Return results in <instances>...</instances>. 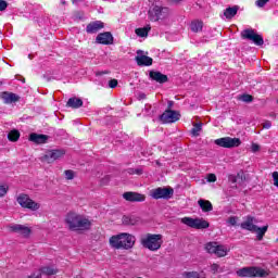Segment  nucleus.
Masks as SVG:
<instances>
[{
	"instance_id": "39",
	"label": "nucleus",
	"mask_w": 278,
	"mask_h": 278,
	"mask_svg": "<svg viewBox=\"0 0 278 278\" xmlns=\"http://www.w3.org/2000/svg\"><path fill=\"white\" fill-rule=\"evenodd\" d=\"M270 0H256L255 5L256 8H264L266 3H268Z\"/></svg>"
},
{
	"instance_id": "4",
	"label": "nucleus",
	"mask_w": 278,
	"mask_h": 278,
	"mask_svg": "<svg viewBox=\"0 0 278 278\" xmlns=\"http://www.w3.org/2000/svg\"><path fill=\"white\" fill-rule=\"evenodd\" d=\"M150 21L157 23V21H166L170 16V9L166 7L154 5L148 12Z\"/></svg>"
},
{
	"instance_id": "45",
	"label": "nucleus",
	"mask_w": 278,
	"mask_h": 278,
	"mask_svg": "<svg viewBox=\"0 0 278 278\" xmlns=\"http://www.w3.org/2000/svg\"><path fill=\"white\" fill-rule=\"evenodd\" d=\"M116 86H118V80H116V79H111V80L109 81V87H111V88H116Z\"/></svg>"
},
{
	"instance_id": "17",
	"label": "nucleus",
	"mask_w": 278,
	"mask_h": 278,
	"mask_svg": "<svg viewBox=\"0 0 278 278\" xmlns=\"http://www.w3.org/2000/svg\"><path fill=\"white\" fill-rule=\"evenodd\" d=\"M96 41L98 42V45H112V42H114V37L112 36L111 33H100L97 38Z\"/></svg>"
},
{
	"instance_id": "47",
	"label": "nucleus",
	"mask_w": 278,
	"mask_h": 278,
	"mask_svg": "<svg viewBox=\"0 0 278 278\" xmlns=\"http://www.w3.org/2000/svg\"><path fill=\"white\" fill-rule=\"evenodd\" d=\"M270 127H273V123H270V121H267L263 124L264 129H270Z\"/></svg>"
},
{
	"instance_id": "51",
	"label": "nucleus",
	"mask_w": 278,
	"mask_h": 278,
	"mask_svg": "<svg viewBox=\"0 0 278 278\" xmlns=\"http://www.w3.org/2000/svg\"><path fill=\"white\" fill-rule=\"evenodd\" d=\"M173 1V3H179V1H181V0H172Z\"/></svg>"
},
{
	"instance_id": "41",
	"label": "nucleus",
	"mask_w": 278,
	"mask_h": 278,
	"mask_svg": "<svg viewBox=\"0 0 278 278\" xmlns=\"http://www.w3.org/2000/svg\"><path fill=\"white\" fill-rule=\"evenodd\" d=\"M206 181H208V184H214L216 181V174H208Z\"/></svg>"
},
{
	"instance_id": "49",
	"label": "nucleus",
	"mask_w": 278,
	"mask_h": 278,
	"mask_svg": "<svg viewBox=\"0 0 278 278\" xmlns=\"http://www.w3.org/2000/svg\"><path fill=\"white\" fill-rule=\"evenodd\" d=\"M168 108H173V101L168 102Z\"/></svg>"
},
{
	"instance_id": "31",
	"label": "nucleus",
	"mask_w": 278,
	"mask_h": 278,
	"mask_svg": "<svg viewBox=\"0 0 278 278\" xmlns=\"http://www.w3.org/2000/svg\"><path fill=\"white\" fill-rule=\"evenodd\" d=\"M123 224L124 225H138V218L134 216H124L123 217Z\"/></svg>"
},
{
	"instance_id": "3",
	"label": "nucleus",
	"mask_w": 278,
	"mask_h": 278,
	"mask_svg": "<svg viewBox=\"0 0 278 278\" xmlns=\"http://www.w3.org/2000/svg\"><path fill=\"white\" fill-rule=\"evenodd\" d=\"M140 244L143 249H148V251H160L162 249V244H164V240L162 235L157 233H146L140 238Z\"/></svg>"
},
{
	"instance_id": "55",
	"label": "nucleus",
	"mask_w": 278,
	"mask_h": 278,
	"mask_svg": "<svg viewBox=\"0 0 278 278\" xmlns=\"http://www.w3.org/2000/svg\"><path fill=\"white\" fill-rule=\"evenodd\" d=\"M277 242H278V238H277Z\"/></svg>"
},
{
	"instance_id": "27",
	"label": "nucleus",
	"mask_w": 278,
	"mask_h": 278,
	"mask_svg": "<svg viewBox=\"0 0 278 278\" xmlns=\"http://www.w3.org/2000/svg\"><path fill=\"white\" fill-rule=\"evenodd\" d=\"M198 205L201 207L202 212H212V210H214L212 202L207 200H199Z\"/></svg>"
},
{
	"instance_id": "46",
	"label": "nucleus",
	"mask_w": 278,
	"mask_h": 278,
	"mask_svg": "<svg viewBox=\"0 0 278 278\" xmlns=\"http://www.w3.org/2000/svg\"><path fill=\"white\" fill-rule=\"evenodd\" d=\"M251 151L252 153H257V151H260V144L252 143Z\"/></svg>"
},
{
	"instance_id": "33",
	"label": "nucleus",
	"mask_w": 278,
	"mask_h": 278,
	"mask_svg": "<svg viewBox=\"0 0 278 278\" xmlns=\"http://www.w3.org/2000/svg\"><path fill=\"white\" fill-rule=\"evenodd\" d=\"M203 129V123L193 124V128L191 130L192 136H199V132Z\"/></svg>"
},
{
	"instance_id": "50",
	"label": "nucleus",
	"mask_w": 278,
	"mask_h": 278,
	"mask_svg": "<svg viewBox=\"0 0 278 278\" xmlns=\"http://www.w3.org/2000/svg\"><path fill=\"white\" fill-rule=\"evenodd\" d=\"M28 278H40V275H38V276H30Z\"/></svg>"
},
{
	"instance_id": "32",
	"label": "nucleus",
	"mask_w": 278,
	"mask_h": 278,
	"mask_svg": "<svg viewBox=\"0 0 278 278\" xmlns=\"http://www.w3.org/2000/svg\"><path fill=\"white\" fill-rule=\"evenodd\" d=\"M182 278H201V274L199 271H184L181 274Z\"/></svg>"
},
{
	"instance_id": "29",
	"label": "nucleus",
	"mask_w": 278,
	"mask_h": 278,
	"mask_svg": "<svg viewBox=\"0 0 278 278\" xmlns=\"http://www.w3.org/2000/svg\"><path fill=\"white\" fill-rule=\"evenodd\" d=\"M149 31H151L150 26L143 27V28H137L135 30V34H137L139 38H147V36H149Z\"/></svg>"
},
{
	"instance_id": "22",
	"label": "nucleus",
	"mask_w": 278,
	"mask_h": 278,
	"mask_svg": "<svg viewBox=\"0 0 278 278\" xmlns=\"http://www.w3.org/2000/svg\"><path fill=\"white\" fill-rule=\"evenodd\" d=\"M30 142H35V144H45L47 140H49V137L46 135H38L36 132L30 134L29 136Z\"/></svg>"
},
{
	"instance_id": "21",
	"label": "nucleus",
	"mask_w": 278,
	"mask_h": 278,
	"mask_svg": "<svg viewBox=\"0 0 278 278\" xmlns=\"http://www.w3.org/2000/svg\"><path fill=\"white\" fill-rule=\"evenodd\" d=\"M227 267L225 265H220L217 263H213L210 265V273L212 275H223V273H227Z\"/></svg>"
},
{
	"instance_id": "54",
	"label": "nucleus",
	"mask_w": 278,
	"mask_h": 278,
	"mask_svg": "<svg viewBox=\"0 0 278 278\" xmlns=\"http://www.w3.org/2000/svg\"><path fill=\"white\" fill-rule=\"evenodd\" d=\"M28 58L31 60V54H29Z\"/></svg>"
},
{
	"instance_id": "42",
	"label": "nucleus",
	"mask_w": 278,
	"mask_h": 278,
	"mask_svg": "<svg viewBox=\"0 0 278 278\" xmlns=\"http://www.w3.org/2000/svg\"><path fill=\"white\" fill-rule=\"evenodd\" d=\"M271 177L274 179V186H276V188H278V172H274L271 174Z\"/></svg>"
},
{
	"instance_id": "37",
	"label": "nucleus",
	"mask_w": 278,
	"mask_h": 278,
	"mask_svg": "<svg viewBox=\"0 0 278 278\" xmlns=\"http://www.w3.org/2000/svg\"><path fill=\"white\" fill-rule=\"evenodd\" d=\"M240 100L243 101V103H251V101H253V96L243 94L240 97Z\"/></svg>"
},
{
	"instance_id": "34",
	"label": "nucleus",
	"mask_w": 278,
	"mask_h": 278,
	"mask_svg": "<svg viewBox=\"0 0 278 278\" xmlns=\"http://www.w3.org/2000/svg\"><path fill=\"white\" fill-rule=\"evenodd\" d=\"M41 273H42V275L51 276V275H55V273H58V269H55L53 267H42Z\"/></svg>"
},
{
	"instance_id": "38",
	"label": "nucleus",
	"mask_w": 278,
	"mask_h": 278,
	"mask_svg": "<svg viewBox=\"0 0 278 278\" xmlns=\"http://www.w3.org/2000/svg\"><path fill=\"white\" fill-rule=\"evenodd\" d=\"M64 175H65V178L71 180V179H74L75 178V172L71 170V169H67L64 172Z\"/></svg>"
},
{
	"instance_id": "19",
	"label": "nucleus",
	"mask_w": 278,
	"mask_h": 278,
	"mask_svg": "<svg viewBox=\"0 0 278 278\" xmlns=\"http://www.w3.org/2000/svg\"><path fill=\"white\" fill-rule=\"evenodd\" d=\"M0 99H2L4 103L10 104L16 103L21 97H18L16 93L4 91L0 93Z\"/></svg>"
},
{
	"instance_id": "5",
	"label": "nucleus",
	"mask_w": 278,
	"mask_h": 278,
	"mask_svg": "<svg viewBox=\"0 0 278 278\" xmlns=\"http://www.w3.org/2000/svg\"><path fill=\"white\" fill-rule=\"evenodd\" d=\"M237 277H268V271L258 267H243L236 271Z\"/></svg>"
},
{
	"instance_id": "9",
	"label": "nucleus",
	"mask_w": 278,
	"mask_h": 278,
	"mask_svg": "<svg viewBox=\"0 0 278 278\" xmlns=\"http://www.w3.org/2000/svg\"><path fill=\"white\" fill-rule=\"evenodd\" d=\"M215 144L217 147H223V149H233L236 147H240L242 141L240 138H231V137H223L215 140Z\"/></svg>"
},
{
	"instance_id": "43",
	"label": "nucleus",
	"mask_w": 278,
	"mask_h": 278,
	"mask_svg": "<svg viewBox=\"0 0 278 278\" xmlns=\"http://www.w3.org/2000/svg\"><path fill=\"white\" fill-rule=\"evenodd\" d=\"M8 8V2L5 0H0V12H3Z\"/></svg>"
},
{
	"instance_id": "40",
	"label": "nucleus",
	"mask_w": 278,
	"mask_h": 278,
	"mask_svg": "<svg viewBox=\"0 0 278 278\" xmlns=\"http://www.w3.org/2000/svg\"><path fill=\"white\" fill-rule=\"evenodd\" d=\"M5 194H8V186L0 185V198L5 197Z\"/></svg>"
},
{
	"instance_id": "6",
	"label": "nucleus",
	"mask_w": 278,
	"mask_h": 278,
	"mask_svg": "<svg viewBox=\"0 0 278 278\" xmlns=\"http://www.w3.org/2000/svg\"><path fill=\"white\" fill-rule=\"evenodd\" d=\"M205 250L211 255H216V257H226V255L229 253V248H227V245L218 244V242L206 243Z\"/></svg>"
},
{
	"instance_id": "23",
	"label": "nucleus",
	"mask_w": 278,
	"mask_h": 278,
	"mask_svg": "<svg viewBox=\"0 0 278 278\" xmlns=\"http://www.w3.org/2000/svg\"><path fill=\"white\" fill-rule=\"evenodd\" d=\"M150 77L153 81H157V84H166L168 81V76L162 74L161 72H150Z\"/></svg>"
},
{
	"instance_id": "7",
	"label": "nucleus",
	"mask_w": 278,
	"mask_h": 278,
	"mask_svg": "<svg viewBox=\"0 0 278 278\" xmlns=\"http://www.w3.org/2000/svg\"><path fill=\"white\" fill-rule=\"evenodd\" d=\"M180 223L191 229H207L210 227V222L203 218L182 217Z\"/></svg>"
},
{
	"instance_id": "26",
	"label": "nucleus",
	"mask_w": 278,
	"mask_h": 278,
	"mask_svg": "<svg viewBox=\"0 0 278 278\" xmlns=\"http://www.w3.org/2000/svg\"><path fill=\"white\" fill-rule=\"evenodd\" d=\"M266 231H268V226L257 227L252 230V233H256L257 240H264V236H266Z\"/></svg>"
},
{
	"instance_id": "44",
	"label": "nucleus",
	"mask_w": 278,
	"mask_h": 278,
	"mask_svg": "<svg viewBox=\"0 0 278 278\" xmlns=\"http://www.w3.org/2000/svg\"><path fill=\"white\" fill-rule=\"evenodd\" d=\"M108 184H110V176H104L101 179V186H108Z\"/></svg>"
},
{
	"instance_id": "35",
	"label": "nucleus",
	"mask_w": 278,
	"mask_h": 278,
	"mask_svg": "<svg viewBox=\"0 0 278 278\" xmlns=\"http://www.w3.org/2000/svg\"><path fill=\"white\" fill-rule=\"evenodd\" d=\"M126 173L128 175H142V168H128Z\"/></svg>"
},
{
	"instance_id": "16",
	"label": "nucleus",
	"mask_w": 278,
	"mask_h": 278,
	"mask_svg": "<svg viewBox=\"0 0 278 278\" xmlns=\"http://www.w3.org/2000/svg\"><path fill=\"white\" fill-rule=\"evenodd\" d=\"M256 220L255 217L248 215L244 220L240 224L241 229H244L245 231H251V233H253V231H255V228L257 227V225H255Z\"/></svg>"
},
{
	"instance_id": "20",
	"label": "nucleus",
	"mask_w": 278,
	"mask_h": 278,
	"mask_svg": "<svg viewBox=\"0 0 278 278\" xmlns=\"http://www.w3.org/2000/svg\"><path fill=\"white\" fill-rule=\"evenodd\" d=\"M104 24L101 21H96L87 25L86 31L87 34H97L100 29H103Z\"/></svg>"
},
{
	"instance_id": "53",
	"label": "nucleus",
	"mask_w": 278,
	"mask_h": 278,
	"mask_svg": "<svg viewBox=\"0 0 278 278\" xmlns=\"http://www.w3.org/2000/svg\"><path fill=\"white\" fill-rule=\"evenodd\" d=\"M232 182L236 184V178L232 179Z\"/></svg>"
},
{
	"instance_id": "12",
	"label": "nucleus",
	"mask_w": 278,
	"mask_h": 278,
	"mask_svg": "<svg viewBox=\"0 0 278 278\" xmlns=\"http://www.w3.org/2000/svg\"><path fill=\"white\" fill-rule=\"evenodd\" d=\"M9 229L10 231H13V233H18L22 238H29L31 235V228L21 224H12L9 226Z\"/></svg>"
},
{
	"instance_id": "2",
	"label": "nucleus",
	"mask_w": 278,
	"mask_h": 278,
	"mask_svg": "<svg viewBox=\"0 0 278 278\" xmlns=\"http://www.w3.org/2000/svg\"><path fill=\"white\" fill-rule=\"evenodd\" d=\"M112 249H134L136 244V236L127 232H122L119 235L112 236L109 240Z\"/></svg>"
},
{
	"instance_id": "15",
	"label": "nucleus",
	"mask_w": 278,
	"mask_h": 278,
	"mask_svg": "<svg viewBox=\"0 0 278 278\" xmlns=\"http://www.w3.org/2000/svg\"><path fill=\"white\" fill-rule=\"evenodd\" d=\"M173 194V190H169L167 188H156L150 191V197L152 199H170V195Z\"/></svg>"
},
{
	"instance_id": "1",
	"label": "nucleus",
	"mask_w": 278,
	"mask_h": 278,
	"mask_svg": "<svg viewBox=\"0 0 278 278\" xmlns=\"http://www.w3.org/2000/svg\"><path fill=\"white\" fill-rule=\"evenodd\" d=\"M65 223L71 231H87L92 227V222L84 215H79L75 212H70L65 217Z\"/></svg>"
},
{
	"instance_id": "30",
	"label": "nucleus",
	"mask_w": 278,
	"mask_h": 278,
	"mask_svg": "<svg viewBox=\"0 0 278 278\" xmlns=\"http://www.w3.org/2000/svg\"><path fill=\"white\" fill-rule=\"evenodd\" d=\"M8 138L10 142H17L18 138H21V132L17 129H13L8 134Z\"/></svg>"
},
{
	"instance_id": "18",
	"label": "nucleus",
	"mask_w": 278,
	"mask_h": 278,
	"mask_svg": "<svg viewBox=\"0 0 278 278\" xmlns=\"http://www.w3.org/2000/svg\"><path fill=\"white\" fill-rule=\"evenodd\" d=\"M136 62L138 66H151L153 64V59L151 56L140 54L142 51L137 52Z\"/></svg>"
},
{
	"instance_id": "52",
	"label": "nucleus",
	"mask_w": 278,
	"mask_h": 278,
	"mask_svg": "<svg viewBox=\"0 0 278 278\" xmlns=\"http://www.w3.org/2000/svg\"><path fill=\"white\" fill-rule=\"evenodd\" d=\"M62 5H66V1L62 0L61 1Z\"/></svg>"
},
{
	"instance_id": "10",
	"label": "nucleus",
	"mask_w": 278,
	"mask_h": 278,
	"mask_svg": "<svg viewBox=\"0 0 278 278\" xmlns=\"http://www.w3.org/2000/svg\"><path fill=\"white\" fill-rule=\"evenodd\" d=\"M242 38H245L247 40H252L256 47H262L264 45V37L262 35H258L253 29H245L241 33Z\"/></svg>"
},
{
	"instance_id": "28",
	"label": "nucleus",
	"mask_w": 278,
	"mask_h": 278,
	"mask_svg": "<svg viewBox=\"0 0 278 278\" xmlns=\"http://www.w3.org/2000/svg\"><path fill=\"white\" fill-rule=\"evenodd\" d=\"M191 31H193L194 34H199V31L203 30V22L195 20L193 22H191Z\"/></svg>"
},
{
	"instance_id": "25",
	"label": "nucleus",
	"mask_w": 278,
	"mask_h": 278,
	"mask_svg": "<svg viewBox=\"0 0 278 278\" xmlns=\"http://www.w3.org/2000/svg\"><path fill=\"white\" fill-rule=\"evenodd\" d=\"M84 105V101L79 98H70L67 101V108H73L74 110H77Z\"/></svg>"
},
{
	"instance_id": "13",
	"label": "nucleus",
	"mask_w": 278,
	"mask_h": 278,
	"mask_svg": "<svg viewBox=\"0 0 278 278\" xmlns=\"http://www.w3.org/2000/svg\"><path fill=\"white\" fill-rule=\"evenodd\" d=\"M123 199L129 201L130 203H142L147 200V195L134 191H127L123 193Z\"/></svg>"
},
{
	"instance_id": "8",
	"label": "nucleus",
	"mask_w": 278,
	"mask_h": 278,
	"mask_svg": "<svg viewBox=\"0 0 278 278\" xmlns=\"http://www.w3.org/2000/svg\"><path fill=\"white\" fill-rule=\"evenodd\" d=\"M17 203L21 205V207H25L31 212H38V210H40V203L35 202L27 194H20L17 197Z\"/></svg>"
},
{
	"instance_id": "48",
	"label": "nucleus",
	"mask_w": 278,
	"mask_h": 278,
	"mask_svg": "<svg viewBox=\"0 0 278 278\" xmlns=\"http://www.w3.org/2000/svg\"><path fill=\"white\" fill-rule=\"evenodd\" d=\"M139 99H147V94H144V93H139Z\"/></svg>"
},
{
	"instance_id": "24",
	"label": "nucleus",
	"mask_w": 278,
	"mask_h": 278,
	"mask_svg": "<svg viewBox=\"0 0 278 278\" xmlns=\"http://www.w3.org/2000/svg\"><path fill=\"white\" fill-rule=\"evenodd\" d=\"M239 10H240V7H238V5L227 8L226 10H224L225 18H228V20L233 18V16H236V14H238Z\"/></svg>"
},
{
	"instance_id": "11",
	"label": "nucleus",
	"mask_w": 278,
	"mask_h": 278,
	"mask_svg": "<svg viewBox=\"0 0 278 278\" xmlns=\"http://www.w3.org/2000/svg\"><path fill=\"white\" fill-rule=\"evenodd\" d=\"M65 153L66 152L64 150L49 151L41 157V162H46V164H53L55 160H60L61 157H64Z\"/></svg>"
},
{
	"instance_id": "36",
	"label": "nucleus",
	"mask_w": 278,
	"mask_h": 278,
	"mask_svg": "<svg viewBox=\"0 0 278 278\" xmlns=\"http://www.w3.org/2000/svg\"><path fill=\"white\" fill-rule=\"evenodd\" d=\"M227 224L230 225L231 227H236V225L238 224V217L236 216H230L227 219Z\"/></svg>"
},
{
	"instance_id": "14",
	"label": "nucleus",
	"mask_w": 278,
	"mask_h": 278,
	"mask_svg": "<svg viewBox=\"0 0 278 278\" xmlns=\"http://www.w3.org/2000/svg\"><path fill=\"white\" fill-rule=\"evenodd\" d=\"M179 118H181L179 112L173 110H167L160 116L162 123H177Z\"/></svg>"
}]
</instances>
